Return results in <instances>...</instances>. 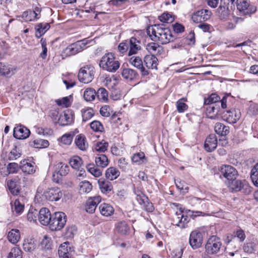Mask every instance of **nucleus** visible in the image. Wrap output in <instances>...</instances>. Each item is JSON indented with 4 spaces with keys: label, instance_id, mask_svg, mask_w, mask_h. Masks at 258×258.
<instances>
[{
    "label": "nucleus",
    "instance_id": "nucleus-17",
    "mask_svg": "<svg viewBox=\"0 0 258 258\" xmlns=\"http://www.w3.org/2000/svg\"><path fill=\"white\" fill-rule=\"evenodd\" d=\"M101 201V198L99 196L89 198L86 204V212L91 214L94 213L97 205Z\"/></svg>",
    "mask_w": 258,
    "mask_h": 258
},
{
    "label": "nucleus",
    "instance_id": "nucleus-3",
    "mask_svg": "<svg viewBox=\"0 0 258 258\" xmlns=\"http://www.w3.org/2000/svg\"><path fill=\"white\" fill-rule=\"evenodd\" d=\"M184 213L189 214V215L191 216H194V213H196V215L195 216H200L203 214V212L201 211H194L189 210H185L184 209H182L180 208L179 212H176L175 215L173 217V225H176L181 228L186 227L187 224L189 221V218L187 216H184Z\"/></svg>",
    "mask_w": 258,
    "mask_h": 258
},
{
    "label": "nucleus",
    "instance_id": "nucleus-48",
    "mask_svg": "<svg viewBox=\"0 0 258 258\" xmlns=\"http://www.w3.org/2000/svg\"><path fill=\"white\" fill-rule=\"evenodd\" d=\"M41 248L43 250H50L52 247V241L50 237L45 235L40 243Z\"/></svg>",
    "mask_w": 258,
    "mask_h": 258
},
{
    "label": "nucleus",
    "instance_id": "nucleus-26",
    "mask_svg": "<svg viewBox=\"0 0 258 258\" xmlns=\"http://www.w3.org/2000/svg\"><path fill=\"white\" fill-rule=\"evenodd\" d=\"M35 164L28 162L27 160H23L20 162V169L24 173L32 174L35 172Z\"/></svg>",
    "mask_w": 258,
    "mask_h": 258
},
{
    "label": "nucleus",
    "instance_id": "nucleus-7",
    "mask_svg": "<svg viewBox=\"0 0 258 258\" xmlns=\"http://www.w3.org/2000/svg\"><path fill=\"white\" fill-rule=\"evenodd\" d=\"M221 245L220 239L216 236H212L208 239L206 244V252L209 254L217 253L220 251Z\"/></svg>",
    "mask_w": 258,
    "mask_h": 258
},
{
    "label": "nucleus",
    "instance_id": "nucleus-61",
    "mask_svg": "<svg viewBox=\"0 0 258 258\" xmlns=\"http://www.w3.org/2000/svg\"><path fill=\"white\" fill-rule=\"evenodd\" d=\"M91 128L96 132H102L104 127L102 124L98 120H94L90 124Z\"/></svg>",
    "mask_w": 258,
    "mask_h": 258
},
{
    "label": "nucleus",
    "instance_id": "nucleus-39",
    "mask_svg": "<svg viewBox=\"0 0 258 258\" xmlns=\"http://www.w3.org/2000/svg\"><path fill=\"white\" fill-rule=\"evenodd\" d=\"M76 133H78L77 129L75 131L70 132L63 135L60 139V142L64 145H70L72 143L73 137Z\"/></svg>",
    "mask_w": 258,
    "mask_h": 258
},
{
    "label": "nucleus",
    "instance_id": "nucleus-4",
    "mask_svg": "<svg viewBox=\"0 0 258 258\" xmlns=\"http://www.w3.org/2000/svg\"><path fill=\"white\" fill-rule=\"evenodd\" d=\"M67 216L63 212H55L52 215V217L49 224V226L52 231L61 230L66 225Z\"/></svg>",
    "mask_w": 258,
    "mask_h": 258
},
{
    "label": "nucleus",
    "instance_id": "nucleus-30",
    "mask_svg": "<svg viewBox=\"0 0 258 258\" xmlns=\"http://www.w3.org/2000/svg\"><path fill=\"white\" fill-rule=\"evenodd\" d=\"M75 143L77 147L81 151H85L88 147V143L86 137L83 134H80L76 136Z\"/></svg>",
    "mask_w": 258,
    "mask_h": 258
},
{
    "label": "nucleus",
    "instance_id": "nucleus-34",
    "mask_svg": "<svg viewBox=\"0 0 258 258\" xmlns=\"http://www.w3.org/2000/svg\"><path fill=\"white\" fill-rule=\"evenodd\" d=\"M115 228L117 232L121 235H127L130 233V227L125 221L118 222L115 225Z\"/></svg>",
    "mask_w": 258,
    "mask_h": 258
},
{
    "label": "nucleus",
    "instance_id": "nucleus-20",
    "mask_svg": "<svg viewBox=\"0 0 258 258\" xmlns=\"http://www.w3.org/2000/svg\"><path fill=\"white\" fill-rule=\"evenodd\" d=\"M41 10L36 8L34 11L28 10L23 13L21 18L26 21H33L38 19L40 17Z\"/></svg>",
    "mask_w": 258,
    "mask_h": 258
},
{
    "label": "nucleus",
    "instance_id": "nucleus-53",
    "mask_svg": "<svg viewBox=\"0 0 258 258\" xmlns=\"http://www.w3.org/2000/svg\"><path fill=\"white\" fill-rule=\"evenodd\" d=\"M250 177L253 184L258 187V163L251 170Z\"/></svg>",
    "mask_w": 258,
    "mask_h": 258
},
{
    "label": "nucleus",
    "instance_id": "nucleus-55",
    "mask_svg": "<svg viewBox=\"0 0 258 258\" xmlns=\"http://www.w3.org/2000/svg\"><path fill=\"white\" fill-rule=\"evenodd\" d=\"M94 114V110L90 108L82 110L83 121L86 122L90 119Z\"/></svg>",
    "mask_w": 258,
    "mask_h": 258
},
{
    "label": "nucleus",
    "instance_id": "nucleus-22",
    "mask_svg": "<svg viewBox=\"0 0 258 258\" xmlns=\"http://www.w3.org/2000/svg\"><path fill=\"white\" fill-rule=\"evenodd\" d=\"M128 61L132 66L140 70L142 75L146 76L148 75L149 73L144 67L142 59L140 57L132 56L130 58Z\"/></svg>",
    "mask_w": 258,
    "mask_h": 258
},
{
    "label": "nucleus",
    "instance_id": "nucleus-2",
    "mask_svg": "<svg viewBox=\"0 0 258 258\" xmlns=\"http://www.w3.org/2000/svg\"><path fill=\"white\" fill-rule=\"evenodd\" d=\"M99 67L104 71L109 73H115L120 67V62L115 58V55L112 52L106 53L101 57Z\"/></svg>",
    "mask_w": 258,
    "mask_h": 258
},
{
    "label": "nucleus",
    "instance_id": "nucleus-35",
    "mask_svg": "<svg viewBox=\"0 0 258 258\" xmlns=\"http://www.w3.org/2000/svg\"><path fill=\"white\" fill-rule=\"evenodd\" d=\"M69 164L73 169L79 170L80 168H81L83 162L80 157L74 155L70 158Z\"/></svg>",
    "mask_w": 258,
    "mask_h": 258
},
{
    "label": "nucleus",
    "instance_id": "nucleus-47",
    "mask_svg": "<svg viewBox=\"0 0 258 258\" xmlns=\"http://www.w3.org/2000/svg\"><path fill=\"white\" fill-rule=\"evenodd\" d=\"M55 102L58 106L68 107L72 102V97L71 95L64 97L61 99L55 100Z\"/></svg>",
    "mask_w": 258,
    "mask_h": 258
},
{
    "label": "nucleus",
    "instance_id": "nucleus-33",
    "mask_svg": "<svg viewBox=\"0 0 258 258\" xmlns=\"http://www.w3.org/2000/svg\"><path fill=\"white\" fill-rule=\"evenodd\" d=\"M98 184L101 192L103 194L109 193L113 189L111 183L104 179H99Z\"/></svg>",
    "mask_w": 258,
    "mask_h": 258
},
{
    "label": "nucleus",
    "instance_id": "nucleus-44",
    "mask_svg": "<svg viewBox=\"0 0 258 258\" xmlns=\"http://www.w3.org/2000/svg\"><path fill=\"white\" fill-rule=\"evenodd\" d=\"M8 187L10 192L14 195H17L20 193V188L15 180H10L7 182Z\"/></svg>",
    "mask_w": 258,
    "mask_h": 258
},
{
    "label": "nucleus",
    "instance_id": "nucleus-36",
    "mask_svg": "<svg viewBox=\"0 0 258 258\" xmlns=\"http://www.w3.org/2000/svg\"><path fill=\"white\" fill-rule=\"evenodd\" d=\"M50 28L49 24L48 23H42L37 24L35 26L36 33L35 36L37 38H40Z\"/></svg>",
    "mask_w": 258,
    "mask_h": 258
},
{
    "label": "nucleus",
    "instance_id": "nucleus-57",
    "mask_svg": "<svg viewBox=\"0 0 258 258\" xmlns=\"http://www.w3.org/2000/svg\"><path fill=\"white\" fill-rule=\"evenodd\" d=\"M220 100V97L217 94L213 93L209 96L207 98L205 99L204 104L206 105H213L214 103L218 102Z\"/></svg>",
    "mask_w": 258,
    "mask_h": 258
},
{
    "label": "nucleus",
    "instance_id": "nucleus-25",
    "mask_svg": "<svg viewBox=\"0 0 258 258\" xmlns=\"http://www.w3.org/2000/svg\"><path fill=\"white\" fill-rule=\"evenodd\" d=\"M146 49L150 55L154 56L161 55L164 52L163 47L155 42L148 43L146 46Z\"/></svg>",
    "mask_w": 258,
    "mask_h": 258
},
{
    "label": "nucleus",
    "instance_id": "nucleus-59",
    "mask_svg": "<svg viewBox=\"0 0 258 258\" xmlns=\"http://www.w3.org/2000/svg\"><path fill=\"white\" fill-rule=\"evenodd\" d=\"M8 258H22V252L19 248L13 247L8 255Z\"/></svg>",
    "mask_w": 258,
    "mask_h": 258
},
{
    "label": "nucleus",
    "instance_id": "nucleus-43",
    "mask_svg": "<svg viewBox=\"0 0 258 258\" xmlns=\"http://www.w3.org/2000/svg\"><path fill=\"white\" fill-rule=\"evenodd\" d=\"M95 163L97 166L104 168L108 164V158L104 154L98 155L95 158Z\"/></svg>",
    "mask_w": 258,
    "mask_h": 258
},
{
    "label": "nucleus",
    "instance_id": "nucleus-27",
    "mask_svg": "<svg viewBox=\"0 0 258 258\" xmlns=\"http://www.w3.org/2000/svg\"><path fill=\"white\" fill-rule=\"evenodd\" d=\"M144 62L149 69H157L158 59L153 55H146L144 57Z\"/></svg>",
    "mask_w": 258,
    "mask_h": 258
},
{
    "label": "nucleus",
    "instance_id": "nucleus-21",
    "mask_svg": "<svg viewBox=\"0 0 258 258\" xmlns=\"http://www.w3.org/2000/svg\"><path fill=\"white\" fill-rule=\"evenodd\" d=\"M208 200L205 199H201L195 197L189 196L188 197V201L192 206L201 207L202 210H206L208 209L209 203Z\"/></svg>",
    "mask_w": 258,
    "mask_h": 258
},
{
    "label": "nucleus",
    "instance_id": "nucleus-28",
    "mask_svg": "<svg viewBox=\"0 0 258 258\" xmlns=\"http://www.w3.org/2000/svg\"><path fill=\"white\" fill-rule=\"evenodd\" d=\"M58 253L60 258H70L71 254L69 242L61 244L59 247Z\"/></svg>",
    "mask_w": 258,
    "mask_h": 258
},
{
    "label": "nucleus",
    "instance_id": "nucleus-49",
    "mask_svg": "<svg viewBox=\"0 0 258 258\" xmlns=\"http://www.w3.org/2000/svg\"><path fill=\"white\" fill-rule=\"evenodd\" d=\"M86 168L88 171L95 177H98L102 175V170L96 167L93 164H88Z\"/></svg>",
    "mask_w": 258,
    "mask_h": 258
},
{
    "label": "nucleus",
    "instance_id": "nucleus-23",
    "mask_svg": "<svg viewBox=\"0 0 258 258\" xmlns=\"http://www.w3.org/2000/svg\"><path fill=\"white\" fill-rule=\"evenodd\" d=\"M128 44L129 45L128 51V56L137 54L141 49L140 41L135 37H132L130 40L128 41Z\"/></svg>",
    "mask_w": 258,
    "mask_h": 258
},
{
    "label": "nucleus",
    "instance_id": "nucleus-40",
    "mask_svg": "<svg viewBox=\"0 0 258 258\" xmlns=\"http://www.w3.org/2000/svg\"><path fill=\"white\" fill-rule=\"evenodd\" d=\"M36 243L32 238L25 239L23 244V248L26 252H31L36 248Z\"/></svg>",
    "mask_w": 258,
    "mask_h": 258
},
{
    "label": "nucleus",
    "instance_id": "nucleus-11",
    "mask_svg": "<svg viewBox=\"0 0 258 258\" xmlns=\"http://www.w3.org/2000/svg\"><path fill=\"white\" fill-rule=\"evenodd\" d=\"M211 15L212 13L210 11L207 9H201L194 13L191 16V19L195 23H202L209 20Z\"/></svg>",
    "mask_w": 258,
    "mask_h": 258
},
{
    "label": "nucleus",
    "instance_id": "nucleus-38",
    "mask_svg": "<svg viewBox=\"0 0 258 258\" xmlns=\"http://www.w3.org/2000/svg\"><path fill=\"white\" fill-rule=\"evenodd\" d=\"M9 241L13 243H17L20 239V233L19 230L13 229L8 234Z\"/></svg>",
    "mask_w": 258,
    "mask_h": 258
},
{
    "label": "nucleus",
    "instance_id": "nucleus-41",
    "mask_svg": "<svg viewBox=\"0 0 258 258\" xmlns=\"http://www.w3.org/2000/svg\"><path fill=\"white\" fill-rule=\"evenodd\" d=\"M120 172L116 168L111 167L107 169L105 176L107 179L113 180L116 179L119 175Z\"/></svg>",
    "mask_w": 258,
    "mask_h": 258
},
{
    "label": "nucleus",
    "instance_id": "nucleus-62",
    "mask_svg": "<svg viewBox=\"0 0 258 258\" xmlns=\"http://www.w3.org/2000/svg\"><path fill=\"white\" fill-rule=\"evenodd\" d=\"M21 154L15 146L9 153L8 158L9 160H15L21 157Z\"/></svg>",
    "mask_w": 258,
    "mask_h": 258
},
{
    "label": "nucleus",
    "instance_id": "nucleus-29",
    "mask_svg": "<svg viewBox=\"0 0 258 258\" xmlns=\"http://www.w3.org/2000/svg\"><path fill=\"white\" fill-rule=\"evenodd\" d=\"M100 214L105 217L111 216L114 212L113 207L109 204L102 203L99 207Z\"/></svg>",
    "mask_w": 258,
    "mask_h": 258
},
{
    "label": "nucleus",
    "instance_id": "nucleus-42",
    "mask_svg": "<svg viewBox=\"0 0 258 258\" xmlns=\"http://www.w3.org/2000/svg\"><path fill=\"white\" fill-rule=\"evenodd\" d=\"M83 96L86 101H92L96 98V92L93 88H87L84 92Z\"/></svg>",
    "mask_w": 258,
    "mask_h": 258
},
{
    "label": "nucleus",
    "instance_id": "nucleus-18",
    "mask_svg": "<svg viewBox=\"0 0 258 258\" xmlns=\"http://www.w3.org/2000/svg\"><path fill=\"white\" fill-rule=\"evenodd\" d=\"M52 217L50 211L46 208H41L39 211V216L38 217L39 222L43 225H49L50 220Z\"/></svg>",
    "mask_w": 258,
    "mask_h": 258
},
{
    "label": "nucleus",
    "instance_id": "nucleus-58",
    "mask_svg": "<svg viewBox=\"0 0 258 258\" xmlns=\"http://www.w3.org/2000/svg\"><path fill=\"white\" fill-rule=\"evenodd\" d=\"M38 216L39 212L35 209L31 208L29 210L27 214V219L30 222H35Z\"/></svg>",
    "mask_w": 258,
    "mask_h": 258
},
{
    "label": "nucleus",
    "instance_id": "nucleus-6",
    "mask_svg": "<svg viewBox=\"0 0 258 258\" xmlns=\"http://www.w3.org/2000/svg\"><path fill=\"white\" fill-rule=\"evenodd\" d=\"M95 73L94 67L87 65L80 69L78 75V79L81 82L88 84L93 80Z\"/></svg>",
    "mask_w": 258,
    "mask_h": 258
},
{
    "label": "nucleus",
    "instance_id": "nucleus-54",
    "mask_svg": "<svg viewBox=\"0 0 258 258\" xmlns=\"http://www.w3.org/2000/svg\"><path fill=\"white\" fill-rule=\"evenodd\" d=\"M108 144L105 141L97 142L94 146V150L98 152H104L108 148Z\"/></svg>",
    "mask_w": 258,
    "mask_h": 258
},
{
    "label": "nucleus",
    "instance_id": "nucleus-12",
    "mask_svg": "<svg viewBox=\"0 0 258 258\" xmlns=\"http://www.w3.org/2000/svg\"><path fill=\"white\" fill-rule=\"evenodd\" d=\"M237 10L243 15H249L256 11L255 7H250L246 0H237Z\"/></svg>",
    "mask_w": 258,
    "mask_h": 258
},
{
    "label": "nucleus",
    "instance_id": "nucleus-13",
    "mask_svg": "<svg viewBox=\"0 0 258 258\" xmlns=\"http://www.w3.org/2000/svg\"><path fill=\"white\" fill-rule=\"evenodd\" d=\"M221 172L224 177L229 181L236 179L238 175L236 169L231 165H224L222 166Z\"/></svg>",
    "mask_w": 258,
    "mask_h": 258
},
{
    "label": "nucleus",
    "instance_id": "nucleus-31",
    "mask_svg": "<svg viewBox=\"0 0 258 258\" xmlns=\"http://www.w3.org/2000/svg\"><path fill=\"white\" fill-rule=\"evenodd\" d=\"M121 74L124 79L129 81L134 80L138 77L137 72L135 70L130 68L123 69Z\"/></svg>",
    "mask_w": 258,
    "mask_h": 258
},
{
    "label": "nucleus",
    "instance_id": "nucleus-24",
    "mask_svg": "<svg viewBox=\"0 0 258 258\" xmlns=\"http://www.w3.org/2000/svg\"><path fill=\"white\" fill-rule=\"evenodd\" d=\"M217 146V139L214 134H210L205 142L204 147L208 152H212Z\"/></svg>",
    "mask_w": 258,
    "mask_h": 258
},
{
    "label": "nucleus",
    "instance_id": "nucleus-63",
    "mask_svg": "<svg viewBox=\"0 0 258 258\" xmlns=\"http://www.w3.org/2000/svg\"><path fill=\"white\" fill-rule=\"evenodd\" d=\"M160 20L166 23H171L174 20V17L168 13H164L159 17Z\"/></svg>",
    "mask_w": 258,
    "mask_h": 258
},
{
    "label": "nucleus",
    "instance_id": "nucleus-64",
    "mask_svg": "<svg viewBox=\"0 0 258 258\" xmlns=\"http://www.w3.org/2000/svg\"><path fill=\"white\" fill-rule=\"evenodd\" d=\"M145 159V154L143 152H139L135 154L132 157V160L133 162L138 164L142 163Z\"/></svg>",
    "mask_w": 258,
    "mask_h": 258
},
{
    "label": "nucleus",
    "instance_id": "nucleus-15",
    "mask_svg": "<svg viewBox=\"0 0 258 258\" xmlns=\"http://www.w3.org/2000/svg\"><path fill=\"white\" fill-rule=\"evenodd\" d=\"M30 134V130L23 125H19L14 128L13 135L17 139H25L29 137Z\"/></svg>",
    "mask_w": 258,
    "mask_h": 258
},
{
    "label": "nucleus",
    "instance_id": "nucleus-10",
    "mask_svg": "<svg viewBox=\"0 0 258 258\" xmlns=\"http://www.w3.org/2000/svg\"><path fill=\"white\" fill-rule=\"evenodd\" d=\"M61 190L57 187H53L47 189L43 192L42 196L46 200L51 202L59 201L62 197Z\"/></svg>",
    "mask_w": 258,
    "mask_h": 258
},
{
    "label": "nucleus",
    "instance_id": "nucleus-51",
    "mask_svg": "<svg viewBox=\"0 0 258 258\" xmlns=\"http://www.w3.org/2000/svg\"><path fill=\"white\" fill-rule=\"evenodd\" d=\"M186 101V99L185 98H182L176 102V108L178 112L182 113L187 109L188 106L184 103Z\"/></svg>",
    "mask_w": 258,
    "mask_h": 258
},
{
    "label": "nucleus",
    "instance_id": "nucleus-46",
    "mask_svg": "<svg viewBox=\"0 0 258 258\" xmlns=\"http://www.w3.org/2000/svg\"><path fill=\"white\" fill-rule=\"evenodd\" d=\"M92 189V184L88 181L84 180L79 184V190L81 193H89Z\"/></svg>",
    "mask_w": 258,
    "mask_h": 258
},
{
    "label": "nucleus",
    "instance_id": "nucleus-60",
    "mask_svg": "<svg viewBox=\"0 0 258 258\" xmlns=\"http://www.w3.org/2000/svg\"><path fill=\"white\" fill-rule=\"evenodd\" d=\"M218 111V108H216L214 105H210V106L207 108L206 113L209 118L214 119L216 116Z\"/></svg>",
    "mask_w": 258,
    "mask_h": 258
},
{
    "label": "nucleus",
    "instance_id": "nucleus-16",
    "mask_svg": "<svg viewBox=\"0 0 258 258\" xmlns=\"http://www.w3.org/2000/svg\"><path fill=\"white\" fill-rule=\"evenodd\" d=\"M136 198L143 210L148 212H152L154 210L152 203L149 201L148 197L145 194L136 197Z\"/></svg>",
    "mask_w": 258,
    "mask_h": 258
},
{
    "label": "nucleus",
    "instance_id": "nucleus-8",
    "mask_svg": "<svg viewBox=\"0 0 258 258\" xmlns=\"http://www.w3.org/2000/svg\"><path fill=\"white\" fill-rule=\"evenodd\" d=\"M88 44V41L84 39L69 45L63 51L66 56L75 55L82 51Z\"/></svg>",
    "mask_w": 258,
    "mask_h": 258
},
{
    "label": "nucleus",
    "instance_id": "nucleus-32",
    "mask_svg": "<svg viewBox=\"0 0 258 258\" xmlns=\"http://www.w3.org/2000/svg\"><path fill=\"white\" fill-rule=\"evenodd\" d=\"M29 144L31 147L35 148H45L48 147L49 145L47 140L41 139L32 140Z\"/></svg>",
    "mask_w": 258,
    "mask_h": 258
},
{
    "label": "nucleus",
    "instance_id": "nucleus-1",
    "mask_svg": "<svg viewBox=\"0 0 258 258\" xmlns=\"http://www.w3.org/2000/svg\"><path fill=\"white\" fill-rule=\"evenodd\" d=\"M146 32L152 40L162 44L168 43L174 39L170 29L163 24L149 26Z\"/></svg>",
    "mask_w": 258,
    "mask_h": 258
},
{
    "label": "nucleus",
    "instance_id": "nucleus-5",
    "mask_svg": "<svg viewBox=\"0 0 258 258\" xmlns=\"http://www.w3.org/2000/svg\"><path fill=\"white\" fill-rule=\"evenodd\" d=\"M205 235L204 231L200 229H196L190 233L189 244L193 249H197L202 246Z\"/></svg>",
    "mask_w": 258,
    "mask_h": 258
},
{
    "label": "nucleus",
    "instance_id": "nucleus-9",
    "mask_svg": "<svg viewBox=\"0 0 258 258\" xmlns=\"http://www.w3.org/2000/svg\"><path fill=\"white\" fill-rule=\"evenodd\" d=\"M69 171V166L62 162H58L54 166L53 173V180L56 182H58L63 176L66 175Z\"/></svg>",
    "mask_w": 258,
    "mask_h": 258
},
{
    "label": "nucleus",
    "instance_id": "nucleus-50",
    "mask_svg": "<svg viewBox=\"0 0 258 258\" xmlns=\"http://www.w3.org/2000/svg\"><path fill=\"white\" fill-rule=\"evenodd\" d=\"M108 92L103 88H100L96 92V97L100 101L105 102L108 100Z\"/></svg>",
    "mask_w": 258,
    "mask_h": 258
},
{
    "label": "nucleus",
    "instance_id": "nucleus-37",
    "mask_svg": "<svg viewBox=\"0 0 258 258\" xmlns=\"http://www.w3.org/2000/svg\"><path fill=\"white\" fill-rule=\"evenodd\" d=\"M215 132L220 136H225L229 133V128L223 123L217 122L214 126Z\"/></svg>",
    "mask_w": 258,
    "mask_h": 258
},
{
    "label": "nucleus",
    "instance_id": "nucleus-19",
    "mask_svg": "<svg viewBox=\"0 0 258 258\" xmlns=\"http://www.w3.org/2000/svg\"><path fill=\"white\" fill-rule=\"evenodd\" d=\"M224 116L228 122L235 123L240 119L241 113L238 109H232L226 111Z\"/></svg>",
    "mask_w": 258,
    "mask_h": 258
},
{
    "label": "nucleus",
    "instance_id": "nucleus-45",
    "mask_svg": "<svg viewBox=\"0 0 258 258\" xmlns=\"http://www.w3.org/2000/svg\"><path fill=\"white\" fill-rule=\"evenodd\" d=\"M24 204L21 203L19 199L16 200L12 205V210L17 214H21L24 211Z\"/></svg>",
    "mask_w": 258,
    "mask_h": 258
},
{
    "label": "nucleus",
    "instance_id": "nucleus-14",
    "mask_svg": "<svg viewBox=\"0 0 258 258\" xmlns=\"http://www.w3.org/2000/svg\"><path fill=\"white\" fill-rule=\"evenodd\" d=\"M74 114L72 110L67 109L59 115L58 123L62 126L71 124L74 120Z\"/></svg>",
    "mask_w": 258,
    "mask_h": 258
},
{
    "label": "nucleus",
    "instance_id": "nucleus-56",
    "mask_svg": "<svg viewBox=\"0 0 258 258\" xmlns=\"http://www.w3.org/2000/svg\"><path fill=\"white\" fill-rule=\"evenodd\" d=\"M20 169V165L15 162H12L8 164L7 166V171L8 174L16 173Z\"/></svg>",
    "mask_w": 258,
    "mask_h": 258
},
{
    "label": "nucleus",
    "instance_id": "nucleus-52",
    "mask_svg": "<svg viewBox=\"0 0 258 258\" xmlns=\"http://www.w3.org/2000/svg\"><path fill=\"white\" fill-rule=\"evenodd\" d=\"M232 182L230 185V188L234 191H240L242 189V186L245 182V180L241 181L240 180H231Z\"/></svg>",
    "mask_w": 258,
    "mask_h": 258
}]
</instances>
